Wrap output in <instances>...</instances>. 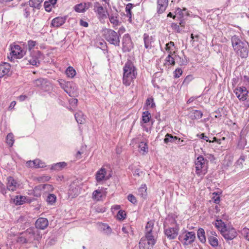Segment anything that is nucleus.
<instances>
[{
    "instance_id": "nucleus-1",
    "label": "nucleus",
    "mask_w": 249,
    "mask_h": 249,
    "mask_svg": "<svg viewBox=\"0 0 249 249\" xmlns=\"http://www.w3.org/2000/svg\"><path fill=\"white\" fill-rule=\"evenodd\" d=\"M231 41L234 50L241 57L247 58L248 56L249 45L247 41L242 40L239 36L236 35L231 37Z\"/></svg>"
},
{
    "instance_id": "nucleus-2",
    "label": "nucleus",
    "mask_w": 249,
    "mask_h": 249,
    "mask_svg": "<svg viewBox=\"0 0 249 249\" xmlns=\"http://www.w3.org/2000/svg\"><path fill=\"white\" fill-rule=\"evenodd\" d=\"M123 71V83L126 86H129L136 78V69L132 62L128 61L125 63Z\"/></svg>"
},
{
    "instance_id": "nucleus-3",
    "label": "nucleus",
    "mask_w": 249,
    "mask_h": 249,
    "mask_svg": "<svg viewBox=\"0 0 249 249\" xmlns=\"http://www.w3.org/2000/svg\"><path fill=\"white\" fill-rule=\"evenodd\" d=\"M104 37L110 44L115 46H119L120 45V35L118 34L115 31L110 29H107L105 32Z\"/></svg>"
},
{
    "instance_id": "nucleus-4",
    "label": "nucleus",
    "mask_w": 249,
    "mask_h": 249,
    "mask_svg": "<svg viewBox=\"0 0 249 249\" xmlns=\"http://www.w3.org/2000/svg\"><path fill=\"white\" fill-rule=\"evenodd\" d=\"M205 160L203 156H199L195 161L196 173L198 177H203L207 173V169L205 167Z\"/></svg>"
},
{
    "instance_id": "nucleus-5",
    "label": "nucleus",
    "mask_w": 249,
    "mask_h": 249,
    "mask_svg": "<svg viewBox=\"0 0 249 249\" xmlns=\"http://www.w3.org/2000/svg\"><path fill=\"white\" fill-rule=\"evenodd\" d=\"M157 242V238L150 236H143L139 244L140 249H152Z\"/></svg>"
},
{
    "instance_id": "nucleus-6",
    "label": "nucleus",
    "mask_w": 249,
    "mask_h": 249,
    "mask_svg": "<svg viewBox=\"0 0 249 249\" xmlns=\"http://www.w3.org/2000/svg\"><path fill=\"white\" fill-rule=\"evenodd\" d=\"M34 86L40 88L44 91H51L53 89L52 84L47 79L40 78L33 81Z\"/></svg>"
},
{
    "instance_id": "nucleus-7",
    "label": "nucleus",
    "mask_w": 249,
    "mask_h": 249,
    "mask_svg": "<svg viewBox=\"0 0 249 249\" xmlns=\"http://www.w3.org/2000/svg\"><path fill=\"white\" fill-rule=\"evenodd\" d=\"M195 239L196 234L194 231H185L178 237L179 240L186 246L191 244L194 242Z\"/></svg>"
},
{
    "instance_id": "nucleus-8",
    "label": "nucleus",
    "mask_w": 249,
    "mask_h": 249,
    "mask_svg": "<svg viewBox=\"0 0 249 249\" xmlns=\"http://www.w3.org/2000/svg\"><path fill=\"white\" fill-rule=\"evenodd\" d=\"M221 234L227 241L231 240L237 236L236 230L232 227H227L224 230H221Z\"/></svg>"
},
{
    "instance_id": "nucleus-9",
    "label": "nucleus",
    "mask_w": 249,
    "mask_h": 249,
    "mask_svg": "<svg viewBox=\"0 0 249 249\" xmlns=\"http://www.w3.org/2000/svg\"><path fill=\"white\" fill-rule=\"evenodd\" d=\"M122 50L124 52H130L133 48V42L128 34H124L122 39Z\"/></svg>"
},
{
    "instance_id": "nucleus-10",
    "label": "nucleus",
    "mask_w": 249,
    "mask_h": 249,
    "mask_svg": "<svg viewBox=\"0 0 249 249\" xmlns=\"http://www.w3.org/2000/svg\"><path fill=\"white\" fill-rule=\"evenodd\" d=\"M234 93L240 101H245L247 99L249 91L246 87H240L234 89Z\"/></svg>"
},
{
    "instance_id": "nucleus-11",
    "label": "nucleus",
    "mask_w": 249,
    "mask_h": 249,
    "mask_svg": "<svg viewBox=\"0 0 249 249\" xmlns=\"http://www.w3.org/2000/svg\"><path fill=\"white\" fill-rule=\"evenodd\" d=\"M11 50L10 54L12 55V58L20 59L25 54V51L22 50L21 47L18 45L11 46Z\"/></svg>"
},
{
    "instance_id": "nucleus-12",
    "label": "nucleus",
    "mask_w": 249,
    "mask_h": 249,
    "mask_svg": "<svg viewBox=\"0 0 249 249\" xmlns=\"http://www.w3.org/2000/svg\"><path fill=\"white\" fill-rule=\"evenodd\" d=\"M179 228L178 227L171 228L168 227L165 228L164 227V234L168 239L173 240L175 239L178 233Z\"/></svg>"
},
{
    "instance_id": "nucleus-13",
    "label": "nucleus",
    "mask_w": 249,
    "mask_h": 249,
    "mask_svg": "<svg viewBox=\"0 0 249 249\" xmlns=\"http://www.w3.org/2000/svg\"><path fill=\"white\" fill-rule=\"evenodd\" d=\"M154 224L151 221L148 222L145 229L144 236H150L151 237L157 239V233L156 231L153 230Z\"/></svg>"
},
{
    "instance_id": "nucleus-14",
    "label": "nucleus",
    "mask_w": 249,
    "mask_h": 249,
    "mask_svg": "<svg viewBox=\"0 0 249 249\" xmlns=\"http://www.w3.org/2000/svg\"><path fill=\"white\" fill-rule=\"evenodd\" d=\"M93 7V10L96 13L99 18L104 19L107 18L106 11L99 2H95Z\"/></svg>"
},
{
    "instance_id": "nucleus-15",
    "label": "nucleus",
    "mask_w": 249,
    "mask_h": 249,
    "mask_svg": "<svg viewBox=\"0 0 249 249\" xmlns=\"http://www.w3.org/2000/svg\"><path fill=\"white\" fill-rule=\"evenodd\" d=\"M6 186L9 191L14 192L19 188L20 184L13 177H9L7 178Z\"/></svg>"
},
{
    "instance_id": "nucleus-16",
    "label": "nucleus",
    "mask_w": 249,
    "mask_h": 249,
    "mask_svg": "<svg viewBox=\"0 0 249 249\" xmlns=\"http://www.w3.org/2000/svg\"><path fill=\"white\" fill-rule=\"evenodd\" d=\"M11 68L10 65L6 62H3L0 64V78L8 75L10 72Z\"/></svg>"
},
{
    "instance_id": "nucleus-17",
    "label": "nucleus",
    "mask_w": 249,
    "mask_h": 249,
    "mask_svg": "<svg viewBox=\"0 0 249 249\" xmlns=\"http://www.w3.org/2000/svg\"><path fill=\"white\" fill-rule=\"evenodd\" d=\"M57 81L61 88H62L66 93L71 96V83L70 82H66L63 79H59Z\"/></svg>"
},
{
    "instance_id": "nucleus-18",
    "label": "nucleus",
    "mask_w": 249,
    "mask_h": 249,
    "mask_svg": "<svg viewBox=\"0 0 249 249\" xmlns=\"http://www.w3.org/2000/svg\"><path fill=\"white\" fill-rule=\"evenodd\" d=\"M107 171L105 168H101L96 174V179L98 182H100L104 180H107L109 178L106 177Z\"/></svg>"
},
{
    "instance_id": "nucleus-19",
    "label": "nucleus",
    "mask_w": 249,
    "mask_h": 249,
    "mask_svg": "<svg viewBox=\"0 0 249 249\" xmlns=\"http://www.w3.org/2000/svg\"><path fill=\"white\" fill-rule=\"evenodd\" d=\"M168 4V0H157V11L159 14L163 13Z\"/></svg>"
},
{
    "instance_id": "nucleus-20",
    "label": "nucleus",
    "mask_w": 249,
    "mask_h": 249,
    "mask_svg": "<svg viewBox=\"0 0 249 249\" xmlns=\"http://www.w3.org/2000/svg\"><path fill=\"white\" fill-rule=\"evenodd\" d=\"M48 226V221L47 218L40 217L36 222V227L37 229L44 230Z\"/></svg>"
},
{
    "instance_id": "nucleus-21",
    "label": "nucleus",
    "mask_w": 249,
    "mask_h": 249,
    "mask_svg": "<svg viewBox=\"0 0 249 249\" xmlns=\"http://www.w3.org/2000/svg\"><path fill=\"white\" fill-rule=\"evenodd\" d=\"M67 17H58L53 18L52 21V26L54 27H59L66 21Z\"/></svg>"
},
{
    "instance_id": "nucleus-22",
    "label": "nucleus",
    "mask_w": 249,
    "mask_h": 249,
    "mask_svg": "<svg viewBox=\"0 0 249 249\" xmlns=\"http://www.w3.org/2000/svg\"><path fill=\"white\" fill-rule=\"evenodd\" d=\"M110 22L113 25V27L117 26L119 25L120 22L118 19L119 15L117 11L114 13H112L110 15H108Z\"/></svg>"
},
{
    "instance_id": "nucleus-23",
    "label": "nucleus",
    "mask_w": 249,
    "mask_h": 249,
    "mask_svg": "<svg viewBox=\"0 0 249 249\" xmlns=\"http://www.w3.org/2000/svg\"><path fill=\"white\" fill-rule=\"evenodd\" d=\"M143 41L144 47L147 50H150L152 48V43L154 40L152 36H149L147 34L143 35Z\"/></svg>"
},
{
    "instance_id": "nucleus-24",
    "label": "nucleus",
    "mask_w": 249,
    "mask_h": 249,
    "mask_svg": "<svg viewBox=\"0 0 249 249\" xmlns=\"http://www.w3.org/2000/svg\"><path fill=\"white\" fill-rule=\"evenodd\" d=\"M147 187L145 184H142L138 189V195L141 197L145 198L147 196Z\"/></svg>"
},
{
    "instance_id": "nucleus-25",
    "label": "nucleus",
    "mask_w": 249,
    "mask_h": 249,
    "mask_svg": "<svg viewBox=\"0 0 249 249\" xmlns=\"http://www.w3.org/2000/svg\"><path fill=\"white\" fill-rule=\"evenodd\" d=\"M197 235L198 239L202 243H205L206 242V238L205 232L203 228L198 229L197 232Z\"/></svg>"
},
{
    "instance_id": "nucleus-26",
    "label": "nucleus",
    "mask_w": 249,
    "mask_h": 249,
    "mask_svg": "<svg viewBox=\"0 0 249 249\" xmlns=\"http://www.w3.org/2000/svg\"><path fill=\"white\" fill-rule=\"evenodd\" d=\"M211 236H209L208 238V242L212 247L216 249L219 246L218 240L216 237Z\"/></svg>"
},
{
    "instance_id": "nucleus-27",
    "label": "nucleus",
    "mask_w": 249,
    "mask_h": 249,
    "mask_svg": "<svg viewBox=\"0 0 249 249\" xmlns=\"http://www.w3.org/2000/svg\"><path fill=\"white\" fill-rule=\"evenodd\" d=\"M67 165V164L65 162H59L53 164L51 169L53 170L59 171L65 167Z\"/></svg>"
},
{
    "instance_id": "nucleus-28",
    "label": "nucleus",
    "mask_w": 249,
    "mask_h": 249,
    "mask_svg": "<svg viewBox=\"0 0 249 249\" xmlns=\"http://www.w3.org/2000/svg\"><path fill=\"white\" fill-rule=\"evenodd\" d=\"M75 120L79 124H83L85 122V117L84 116L83 112L79 111L76 113L74 115Z\"/></svg>"
},
{
    "instance_id": "nucleus-29",
    "label": "nucleus",
    "mask_w": 249,
    "mask_h": 249,
    "mask_svg": "<svg viewBox=\"0 0 249 249\" xmlns=\"http://www.w3.org/2000/svg\"><path fill=\"white\" fill-rule=\"evenodd\" d=\"M178 140L180 141V139L178 138L177 136H173L171 134L167 133L165 135V138L164 139V142L166 144H168L169 142H173L175 140Z\"/></svg>"
},
{
    "instance_id": "nucleus-30",
    "label": "nucleus",
    "mask_w": 249,
    "mask_h": 249,
    "mask_svg": "<svg viewBox=\"0 0 249 249\" xmlns=\"http://www.w3.org/2000/svg\"><path fill=\"white\" fill-rule=\"evenodd\" d=\"M202 112L200 110H194L191 113L190 117L192 120H197L202 117Z\"/></svg>"
},
{
    "instance_id": "nucleus-31",
    "label": "nucleus",
    "mask_w": 249,
    "mask_h": 249,
    "mask_svg": "<svg viewBox=\"0 0 249 249\" xmlns=\"http://www.w3.org/2000/svg\"><path fill=\"white\" fill-rule=\"evenodd\" d=\"M43 1V0H30L29 5L32 7L39 9Z\"/></svg>"
},
{
    "instance_id": "nucleus-32",
    "label": "nucleus",
    "mask_w": 249,
    "mask_h": 249,
    "mask_svg": "<svg viewBox=\"0 0 249 249\" xmlns=\"http://www.w3.org/2000/svg\"><path fill=\"white\" fill-rule=\"evenodd\" d=\"M100 228L102 231L107 235H109L112 232L111 228L106 224H102Z\"/></svg>"
},
{
    "instance_id": "nucleus-33",
    "label": "nucleus",
    "mask_w": 249,
    "mask_h": 249,
    "mask_svg": "<svg viewBox=\"0 0 249 249\" xmlns=\"http://www.w3.org/2000/svg\"><path fill=\"white\" fill-rule=\"evenodd\" d=\"M173 55L174 54H170L168 55L165 60L166 62L165 64L168 66H174L175 65V58L172 57Z\"/></svg>"
},
{
    "instance_id": "nucleus-34",
    "label": "nucleus",
    "mask_w": 249,
    "mask_h": 249,
    "mask_svg": "<svg viewBox=\"0 0 249 249\" xmlns=\"http://www.w3.org/2000/svg\"><path fill=\"white\" fill-rule=\"evenodd\" d=\"M215 226L219 230L220 232L221 230H224L227 227L226 224L220 219L216 220Z\"/></svg>"
},
{
    "instance_id": "nucleus-35",
    "label": "nucleus",
    "mask_w": 249,
    "mask_h": 249,
    "mask_svg": "<svg viewBox=\"0 0 249 249\" xmlns=\"http://www.w3.org/2000/svg\"><path fill=\"white\" fill-rule=\"evenodd\" d=\"M66 74L68 77L73 78L76 74V71L72 67L70 66L67 69Z\"/></svg>"
},
{
    "instance_id": "nucleus-36",
    "label": "nucleus",
    "mask_w": 249,
    "mask_h": 249,
    "mask_svg": "<svg viewBox=\"0 0 249 249\" xmlns=\"http://www.w3.org/2000/svg\"><path fill=\"white\" fill-rule=\"evenodd\" d=\"M25 197L23 196H16L14 198V203L17 205H20L25 202Z\"/></svg>"
},
{
    "instance_id": "nucleus-37",
    "label": "nucleus",
    "mask_w": 249,
    "mask_h": 249,
    "mask_svg": "<svg viewBox=\"0 0 249 249\" xmlns=\"http://www.w3.org/2000/svg\"><path fill=\"white\" fill-rule=\"evenodd\" d=\"M102 197V193L100 190H97L92 193V198L97 201L100 200Z\"/></svg>"
},
{
    "instance_id": "nucleus-38",
    "label": "nucleus",
    "mask_w": 249,
    "mask_h": 249,
    "mask_svg": "<svg viewBox=\"0 0 249 249\" xmlns=\"http://www.w3.org/2000/svg\"><path fill=\"white\" fill-rule=\"evenodd\" d=\"M29 64L33 66H38L39 64V61L36 56H31L29 58Z\"/></svg>"
},
{
    "instance_id": "nucleus-39",
    "label": "nucleus",
    "mask_w": 249,
    "mask_h": 249,
    "mask_svg": "<svg viewBox=\"0 0 249 249\" xmlns=\"http://www.w3.org/2000/svg\"><path fill=\"white\" fill-rule=\"evenodd\" d=\"M56 199V197L55 195L49 194L46 198V201L50 205H53L55 202Z\"/></svg>"
},
{
    "instance_id": "nucleus-40",
    "label": "nucleus",
    "mask_w": 249,
    "mask_h": 249,
    "mask_svg": "<svg viewBox=\"0 0 249 249\" xmlns=\"http://www.w3.org/2000/svg\"><path fill=\"white\" fill-rule=\"evenodd\" d=\"M151 118V114L148 111H144L142 113V119L144 123L149 122L150 118Z\"/></svg>"
},
{
    "instance_id": "nucleus-41",
    "label": "nucleus",
    "mask_w": 249,
    "mask_h": 249,
    "mask_svg": "<svg viewBox=\"0 0 249 249\" xmlns=\"http://www.w3.org/2000/svg\"><path fill=\"white\" fill-rule=\"evenodd\" d=\"M35 168H43L46 166L45 163L39 159H36L34 160Z\"/></svg>"
},
{
    "instance_id": "nucleus-42",
    "label": "nucleus",
    "mask_w": 249,
    "mask_h": 249,
    "mask_svg": "<svg viewBox=\"0 0 249 249\" xmlns=\"http://www.w3.org/2000/svg\"><path fill=\"white\" fill-rule=\"evenodd\" d=\"M83 3L78 4L75 6L74 9L75 11L79 13H82L86 11Z\"/></svg>"
},
{
    "instance_id": "nucleus-43",
    "label": "nucleus",
    "mask_w": 249,
    "mask_h": 249,
    "mask_svg": "<svg viewBox=\"0 0 249 249\" xmlns=\"http://www.w3.org/2000/svg\"><path fill=\"white\" fill-rule=\"evenodd\" d=\"M14 142V135L12 133H9L6 137V142L10 146H12Z\"/></svg>"
},
{
    "instance_id": "nucleus-44",
    "label": "nucleus",
    "mask_w": 249,
    "mask_h": 249,
    "mask_svg": "<svg viewBox=\"0 0 249 249\" xmlns=\"http://www.w3.org/2000/svg\"><path fill=\"white\" fill-rule=\"evenodd\" d=\"M126 213L124 211L120 210L117 214V218L119 220H124L126 218Z\"/></svg>"
},
{
    "instance_id": "nucleus-45",
    "label": "nucleus",
    "mask_w": 249,
    "mask_h": 249,
    "mask_svg": "<svg viewBox=\"0 0 249 249\" xmlns=\"http://www.w3.org/2000/svg\"><path fill=\"white\" fill-rule=\"evenodd\" d=\"M141 151L144 153H147L148 152V146L146 142H141L139 146Z\"/></svg>"
},
{
    "instance_id": "nucleus-46",
    "label": "nucleus",
    "mask_w": 249,
    "mask_h": 249,
    "mask_svg": "<svg viewBox=\"0 0 249 249\" xmlns=\"http://www.w3.org/2000/svg\"><path fill=\"white\" fill-rule=\"evenodd\" d=\"M146 105L147 106H150L151 107H154L155 104L154 102V99L152 97H150L147 99L146 101Z\"/></svg>"
},
{
    "instance_id": "nucleus-47",
    "label": "nucleus",
    "mask_w": 249,
    "mask_h": 249,
    "mask_svg": "<svg viewBox=\"0 0 249 249\" xmlns=\"http://www.w3.org/2000/svg\"><path fill=\"white\" fill-rule=\"evenodd\" d=\"M96 46L103 50H105L107 48L106 43L104 40L97 42L96 43Z\"/></svg>"
},
{
    "instance_id": "nucleus-48",
    "label": "nucleus",
    "mask_w": 249,
    "mask_h": 249,
    "mask_svg": "<svg viewBox=\"0 0 249 249\" xmlns=\"http://www.w3.org/2000/svg\"><path fill=\"white\" fill-rule=\"evenodd\" d=\"M176 56V57H178L179 59L178 61H177L179 64V65H186L187 64V60L185 57H184V58H181L179 55Z\"/></svg>"
},
{
    "instance_id": "nucleus-49",
    "label": "nucleus",
    "mask_w": 249,
    "mask_h": 249,
    "mask_svg": "<svg viewBox=\"0 0 249 249\" xmlns=\"http://www.w3.org/2000/svg\"><path fill=\"white\" fill-rule=\"evenodd\" d=\"M242 234L245 238L249 241V229L248 228H244L242 231Z\"/></svg>"
},
{
    "instance_id": "nucleus-50",
    "label": "nucleus",
    "mask_w": 249,
    "mask_h": 249,
    "mask_svg": "<svg viewBox=\"0 0 249 249\" xmlns=\"http://www.w3.org/2000/svg\"><path fill=\"white\" fill-rule=\"evenodd\" d=\"M127 199L130 202L134 204H135L137 203V200L136 197L132 194H129L127 196Z\"/></svg>"
},
{
    "instance_id": "nucleus-51",
    "label": "nucleus",
    "mask_w": 249,
    "mask_h": 249,
    "mask_svg": "<svg viewBox=\"0 0 249 249\" xmlns=\"http://www.w3.org/2000/svg\"><path fill=\"white\" fill-rule=\"evenodd\" d=\"M165 50L168 53V54H175V51H174L175 49L174 48H172L171 46H169V45H167L166 44L165 46Z\"/></svg>"
},
{
    "instance_id": "nucleus-52",
    "label": "nucleus",
    "mask_w": 249,
    "mask_h": 249,
    "mask_svg": "<svg viewBox=\"0 0 249 249\" xmlns=\"http://www.w3.org/2000/svg\"><path fill=\"white\" fill-rule=\"evenodd\" d=\"M182 73V71L180 68H178L176 69V70L174 71V77L175 78H178L180 77V76Z\"/></svg>"
},
{
    "instance_id": "nucleus-53",
    "label": "nucleus",
    "mask_w": 249,
    "mask_h": 249,
    "mask_svg": "<svg viewBox=\"0 0 249 249\" xmlns=\"http://www.w3.org/2000/svg\"><path fill=\"white\" fill-rule=\"evenodd\" d=\"M36 42L32 40L28 41V46L29 50H31L36 45Z\"/></svg>"
},
{
    "instance_id": "nucleus-54",
    "label": "nucleus",
    "mask_w": 249,
    "mask_h": 249,
    "mask_svg": "<svg viewBox=\"0 0 249 249\" xmlns=\"http://www.w3.org/2000/svg\"><path fill=\"white\" fill-rule=\"evenodd\" d=\"M44 8L46 11L50 12L52 10V6L49 2L45 1L44 2Z\"/></svg>"
},
{
    "instance_id": "nucleus-55",
    "label": "nucleus",
    "mask_w": 249,
    "mask_h": 249,
    "mask_svg": "<svg viewBox=\"0 0 249 249\" xmlns=\"http://www.w3.org/2000/svg\"><path fill=\"white\" fill-rule=\"evenodd\" d=\"M133 4H132V3H128L126 5V7H125V12L127 14H129L130 13H132L131 12V9L132 8H133Z\"/></svg>"
},
{
    "instance_id": "nucleus-56",
    "label": "nucleus",
    "mask_w": 249,
    "mask_h": 249,
    "mask_svg": "<svg viewBox=\"0 0 249 249\" xmlns=\"http://www.w3.org/2000/svg\"><path fill=\"white\" fill-rule=\"evenodd\" d=\"M51 178L50 176H44L40 177L38 178V180L40 182H45L48 181Z\"/></svg>"
},
{
    "instance_id": "nucleus-57",
    "label": "nucleus",
    "mask_w": 249,
    "mask_h": 249,
    "mask_svg": "<svg viewBox=\"0 0 249 249\" xmlns=\"http://www.w3.org/2000/svg\"><path fill=\"white\" fill-rule=\"evenodd\" d=\"M213 195H215V196H214L213 197L214 202L216 204H218L219 203L220 200V197L217 196V193H213Z\"/></svg>"
},
{
    "instance_id": "nucleus-58",
    "label": "nucleus",
    "mask_w": 249,
    "mask_h": 249,
    "mask_svg": "<svg viewBox=\"0 0 249 249\" xmlns=\"http://www.w3.org/2000/svg\"><path fill=\"white\" fill-rule=\"evenodd\" d=\"M207 234L208 236V238H209V236H217L216 232L213 230H209L207 231Z\"/></svg>"
},
{
    "instance_id": "nucleus-59",
    "label": "nucleus",
    "mask_w": 249,
    "mask_h": 249,
    "mask_svg": "<svg viewBox=\"0 0 249 249\" xmlns=\"http://www.w3.org/2000/svg\"><path fill=\"white\" fill-rule=\"evenodd\" d=\"M192 79L193 77L191 75H188L184 79L183 83L188 84Z\"/></svg>"
},
{
    "instance_id": "nucleus-60",
    "label": "nucleus",
    "mask_w": 249,
    "mask_h": 249,
    "mask_svg": "<svg viewBox=\"0 0 249 249\" xmlns=\"http://www.w3.org/2000/svg\"><path fill=\"white\" fill-rule=\"evenodd\" d=\"M26 165V166H27L28 167L35 168L34 160H33V161L29 160V161H27Z\"/></svg>"
},
{
    "instance_id": "nucleus-61",
    "label": "nucleus",
    "mask_w": 249,
    "mask_h": 249,
    "mask_svg": "<svg viewBox=\"0 0 249 249\" xmlns=\"http://www.w3.org/2000/svg\"><path fill=\"white\" fill-rule=\"evenodd\" d=\"M78 100L76 98L71 99L69 100V103L71 106H75L77 105Z\"/></svg>"
},
{
    "instance_id": "nucleus-62",
    "label": "nucleus",
    "mask_w": 249,
    "mask_h": 249,
    "mask_svg": "<svg viewBox=\"0 0 249 249\" xmlns=\"http://www.w3.org/2000/svg\"><path fill=\"white\" fill-rule=\"evenodd\" d=\"M200 138L204 140H205L206 142H211V141L209 140L208 137L207 136H205L204 133L201 134L200 135Z\"/></svg>"
},
{
    "instance_id": "nucleus-63",
    "label": "nucleus",
    "mask_w": 249,
    "mask_h": 249,
    "mask_svg": "<svg viewBox=\"0 0 249 249\" xmlns=\"http://www.w3.org/2000/svg\"><path fill=\"white\" fill-rule=\"evenodd\" d=\"M29 58H24L23 60L21 61V65L22 66H24L25 65H27L29 64Z\"/></svg>"
},
{
    "instance_id": "nucleus-64",
    "label": "nucleus",
    "mask_w": 249,
    "mask_h": 249,
    "mask_svg": "<svg viewBox=\"0 0 249 249\" xmlns=\"http://www.w3.org/2000/svg\"><path fill=\"white\" fill-rule=\"evenodd\" d=\"M83 3H84V6L85 7L86 10L89 9L92 5V3L90 2H85Z\"/></svg>"
}]
</instances>
